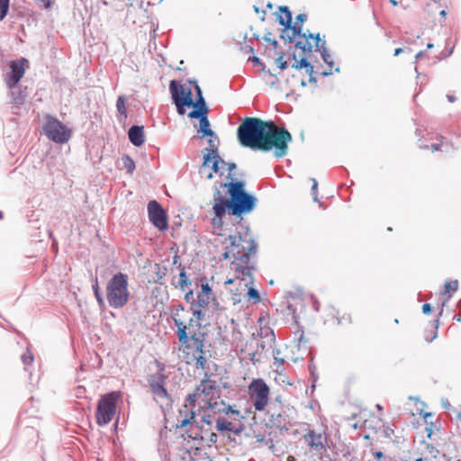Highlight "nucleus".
<instances>
[{
  "instance_id": "29",
  "label": "nucleus",
  "mask_w": 461,
  "mask_h": 461,
  "mask_svg": "<svg viewBox=\"0 0 461 461\" xmlns=\"http://www.w3.org/2000/svg\"><path fill=\"white\" fill-rule=\"evenodd\" d=\"M325 44H326V42H325V41H323L319 50L321 54V58H322L323 61L330 67V70L322 72V75L329 76V75L332 74L331 68L333 67V61L331 59L330 54L328 52V50L326 49Z\"/></svg>"
},
{
  "instance_id": "19",
  "label": "nucleus",
  "mask_w": 461,
  "mask_h": 461,
  "mask_svg": "<svg viewBox=\"0 0 461 461\" xmlns=\"http://www.w3.org/2000/svg\"><path fill=\"white\" fill-rule=\"evenodd\" d=\"M203 401H200L196 398H193V393L189 394L186 398V402H189L193 407H195L198 411L204 410L213 411L216 409L220 402L212 397H201Z\"/></svg>"
},
{
  "instance_id": "10",
  "label": "nucleus",
  "mask_w": 461,
  "mask_h": 461,
  "mask_svg": "<svg viewBox=\"0 0 461 461\" xmlns=\"http://www.w3.org/2000/svg\"><path fill=\"white\" fill-rule=\"evenodd\" d=\"M167 378V375L166 373H156L150 375L148 378L153 398L162 408L169 406L171 402L169 393L166 389Z\"/></svg>"
},
{
  "instance_id": "22",
  "label": "nucleus",
  "mask_w": 461,
  "mask_h": 461,
  "mask_svg": "<svg viewBox=\"0 0 461 461\" xmlns=\"http://www.w3.org/2000/svg\"><path fill=\"white\" fill-rule=\"evenodd\" d=\"M208 140V153L203 156V166L209 167L212 160V156L218 155V146L220 143L219 138L214 132V135H206Z\"/></svg>"
},
{
  "instance_id": "50",
  "label": "nucleus",
  "mask_w": 461,
  "mask_h": 461,
  "mask_svg": "<svg viewBox=\"0 0 461 461\" xmlns=\"http://www.w3.org/2000/svg\"><path fill=\"white\" fill-rule=\"evenodd\" d=\"M374 456H375V459H377L378 461L385 459L384 453L381 451H375L374 453Z\"/></svg>"
},
{
  "instance_id": "64",
  "label": "nucleus",
  "mask_w": 461,
  "mask_h": 461,
  "mask_svg": "<svg viewBox=\"0 0 461 461\" xmlns=\"http://www.w3.org/2000/svg\"><path fill=\"white\" fill-rule=\"evenodd\" d=\"M415 461H425V456L422 457L417 458Z\"/></svg>"
},
{
  "instance_id": "2",
  "label": "nucleus",
  "mask_w": 461,
  "mask_h": 461,
  "mask_svg": "<svg viewBox=\"0 0 461 461\" xmlns=\"http://www.w3.org/2000/svg\"><path fill=\"white\" fill-rule=\"evenodd\" d=\"M223 185L229 188L228 193L230 199L224 197L220 190H215L213 194L214 204L212 207L215 215L212 220L214 225L221 224L222 218L227 210H230L232 215H241L242 213L250 212L256 205V198L246 193L243 182H230Z\"/></svg>"
},
{
  "instance_id": "8",
  "label": "nucleus",
  "mask_w": 461,
  "mask_h": 461,
  "mask_svg": "<svg viewBox=\"0 0 461 461\" xmlns=\"http://www.w3.org/2000/svg\"><path fill=\"white\" fill-rule=\"evenodd\" d=\"M249 400L258 411H265L269 402L270 389L262 378L253 379L248 387Z\"/></svg>"
},
{
  "instance_id": "61",
  "label": "nucleus",
  "mask_w": 461,
  "mask_h": 461,
  "mask_svg": "<svg viewBox=\"0 0 461 461\" xmlns=\"http://www.w3.org/2000/svg\"><path fill=\"white\" fill-rule=\"evenodd\" d=\"M251 60H252L254 63H258V64H259V63H260V60H259V59H258V57H253V58L251 59Z\"/></svg>"
},
{
  "instance_id": "63",
  "label": "nucleus",
  "mask_w": 461,
  "mask_h": 461,
  "mask_svg": "<svg viewBox=\"0 0 461 461\" xmlns=\"http://www.w3.org/2000/svg\"><path fill=\"white\" fill-rule=\"evenodd\" d=\"M390 3L393 5H398V2L396 0H390Z\"/></svg>"
},
{
  "instance_id": "56",
  "label": "nucleus",
  "mask_w": 461,
  "mask_h": 461,
  "mask_svg": "<svg viewBox=\"0 0 461 461\" xmlns=\"http://www.w3.org/2000/svg\"><path fill=\"white\" fill-rule=\"evenodd\" d=\"M443 146H444L443 142H441L440 144L434 143L431 145V148H432V150L435 151V150H438Z\"/></svg>"
},
{
  "instance_id": "24",
  "label": "nucleus",
  "mask_w": 461,
  "mask_h": 461,
  "mask_svg": "<svg viewBox=\"0 0 461 461\" xmlns=\"http://www.w3.org/2000/svg\"><path fill=\"white\" fill-rule=\"evenodd\" d=\"M303 38L306 40L305 42L303 41H297L295 44V47L298 49H301L303 52H312V45L308 41L309 39H314L315 40V46L317 48H321L320 42L321 41L320 38V34H312V33H302L301 35Z\"/></svg>"
},
{
  "instance_id": "14",
  "label": "nucleus",
  "mask_w": 461,
  "mask_h": 461,
  "mask_svg": "<svg viewBox=\"0 0 461 461\" xmlns=\"http://www.w3.org/2000/svg\"><path fill=\"white\" fill-rule=\"evenodd\" d=\"M280 12L282 13V14L278 16L279 23L281 25H284L286 28V30L292 31V35H287V38L289 42H293L297 35H301L303 25H297V23H295L292 26V14L289 11L288 7H280Z\"/></svg>"
},
{
  "instance_id": "44",
  "label": "nucleus",
  "mask_w": 461,
  "mask_h": 461,
  "mask_svg": "<svg viewBox=\"0 0 461 461\" xmlns=\"http://www.w3.org/2000/svg\"><path fill=\"white\" fill-rule=\"evenodd\" d=\"M307 19V15L305 14H300L296 16L297 25H302V23Z\"/></svg>"
},
{
  "instance_id": "58",
  "label": "nucleus",
  "mask_w": 461,
  "mask_h": 461,
  "mask_svg": "<svg viewBox=\"0 0 461 461\" xmlns=\"http://www.w3.org/2000/svg\"><path fill=\"white\" fill-rule=\"evenodd\" d=\"M403 51V50L402 48H398L394 50V56H398L399 54H401L402 52Z\"/></svg>"
},
{
  "instance_id": "21",
  "label": "nucleus",
  "mask_w": 461,
  "mask_h": 461,
  "mask_svg": "<svg viewBox=\"0 0 461 461\" xmlns=\"http://www.w3.org/2000/svg\"><path fill=\"white\" fill-rule=\"evenodd\" d=\"M218 412L219 414H224L230 421L236 423H241V420L245 419V416L239 410L226 404L223 401L221 402V408H218Z\"/></svg>"
},
{
  "instance_id": "4",
  "label": "nucleus",
  "mask_w": 461,
  "mask_h": 461,
  "mask_svg": "<svg viewBox=\"0 0 461 461\" xmlns=\"http://www.w3.org/2000/svg\"><path fill=\"white\" fill-rule=\"evenodd\" d=\"M106 300L113 309L123 308L130 301L129 276L122 272L114 274L106 284Z\"/></svg>"
},
{
  "instance_id": "45",
  "label": "nucleus",
  "mask_w": 461,
  "mask_h": 461,
  "mask_svg": "<svg viewBox=\"0 0 461 461\" xmlns=\"http://www.w3.org/2000/svg\"><path fill=\"white\" fill-rule=\"evenodd\" d=\"M95 299H96V301L98 303V305L100 307H104V299L102 296L101 292L98 293V294H95Z\"/></svg>"
},
{
  "instance_id": "47",
  "label": "nucleus",
  "mask_w": 461,
  "mask_h": 461,
  "mask_svg": "<svg viewBox=\"0 0 461 461\" xmlns=\"http://www.w3.org/2000/svg\"><path fill=\"white\" fill-rule=\"evenodd\" d=\"M185 300L187 302V303H190L192 304V302L193 300H195L194 298V293L192 290H190L189 292H187L185 295Z\"/></svg>"
},
{
  "instance_id": "25",
  "label": "nucleus",
  "mask_w": 461,
  "mask_h": 461,
  "mask_svg": "<svg viewBox=\"0 0 461 461\" xmlns=\"http://www.w3.org/2000/svg\"><path fill=\"white\" fill-rule=\"evenodd\" d=\"M169 90L174 102L176 96L177 97L176 100H184L185 98L191 97L192 95L190 89L185 88L182 85L178 84L175 80L170 82Z\"/></svg>"
},
{
  "instance_id": "16",
  "label": "nucleus",
  "mask_w": 461,
  "mask_h": 461,
  "mask_svg": "<svg viewBox=\"0 0 461 461\" xmlns=\"http://www.w3.org/2000/svg\"><path fill=\"white\" fill-rule=\"evenodd\" d=\"M26 59L14 60L10 63L11 73L6 79V85L9 88L15 86L20 79L23 77L25 72L24 63Z\"/></svg>"
},
{
  "instance_id": "20",
  "label": "nucleus",
  "mask_w": 461,
  "mask_h": 461,
  "mask_svg": "<svg viewBox=\"0 0 461 461\" xmlns=\"http://www.w3.org/2000/svg\"><path fill=\"white\" fill-rule=\"evenodd\" d=\"M196 414H198L197 409L185 401L183 407L179 410V415L177 418L178 426L184 428L190 424L194 420Z\"/></svg>"
},
{
  "instance_id": "35",
  "label": "nucleus",
  "mask_w": 461,
  "mask_h": 461,
  "mask_svg": "<svg viewBox=\"0 0 461 461\" xmlns=\"http://www.w3.org/2000/svg\"><path fill=\"white\" fill-rule=\"evenodd\" d=\"M192 317L194 318L198 322L205 320L206 313L208 311L203 310L202 307L192 304Z\"/></svg>"
},
{
  "instance_id": "54",
  "label": "nucleus",
  "mask_w": 461,
  "mask_h": 461,
  "mask_svg": "<svg viewBox=\"0 0 461 461\" xmlns=\"http://www.w3.org/2000/svg\"><path fill=\"white\" fill-rule=\"evenodd\" d=\"M94 294L100 293V288L98 285L97 280H95V284L92 285Z\"/></svg>"
},
{
  "instance_id": "15",
  "label": "nucleus",
  "mask_w": 461,
  "mask_h": 461,
  "mask_svg": "<svg viewBox=\"0 0 461 461\" xmlns=\"http://www.w3.org/2000/svg\"><path fill=\"white\" fill-rule=\"evenodd\" d=\"M217 384L215 381L203 380L193 393V398L203 401L201 397H212L217 400Z\"/></svg>"
},
{
  "instance_id": "53",
  "label": "nucleus",
  "mask_w": 461,
  "mask_h": 461,
  "mask_svg": "<svg viewBox=\"0 0 461 461\" xmlns=\"http://www.w3.org/2000/svg\"><path fill=\"white\" fill-rule=\"evenodd\" d=\"M312 308L316 312H319L320 311V303L314 297H312Z\"/></svg>"
},
{
  "instance_id": "42",
  "label": "nucleus",
  "mask_w": 461,
  "mask_h": 461,
  "mask_svg": "<svg viewBox=\"0 0 461 461\" xmlns=\"http://www.w3.org/2000/svg\"><path fill=\"white\" fill-rule=\"evenodd\" d=\"M189 284H190V282H189L185 273V272H181L180 275H179V285H180V287L183 289L185 286H186Z\"/></svg>"
},
{
  "instance_id": "1",
  "label": "nucleus",
  "mask_w": 461,
  "mask_h": 461,
  "mask_svg": "<svg viewBox=\"0 0 461 461\" xmlns=\"http://www.w3.org/2000/svg\"><path fill=\"white\" fill-rule=\"evenodd\" d=\"M238 139L243 147L253 150L269 151L275 149L276 158L287 154L288 143L292 136L285 128L274 122H265L258 118H246L238 128Z\"/></svg>"
},
{
  "instance_id": "41",
  "label": "nucleus",
  "mask_w": 461,
  "mask_h": 461,
  "mask_svg": "<svg viewBox=\"0 0 461 461\" xmlns=\"http://www.w3.org/2000/svg\"><path fill=\"white\" fill-rule=\"evenodd\" d=\"M212 158H213L212 168L217 173L219 171V163L221 162L222 164H225V162L219 157V155L212 156Z\"/></svg>"
},
{
  "instance_id": "33",
  "label": "nucleus",
  "mask_w": 461,
  "mask_h": 461,
  "mask_svg": "<svg viewBox=\"0 0 461 461\" xmlns=\"http://www.w3.org/2000/svg\"><path fill=\"white\" fill-rule=\"evenodd\" d=\"M126 102L127 98L124 95H120L116 101V109L119 113L120 116L124 119L127 118V109H126Z\"/></svg>"
},
{
  "instance_id": "62",
  "label": "nucleus",
  "mask_w": 461,
  "mask_h": 461,
  "mask_svg": "<svg viewBox=\"0 0 461 461\" xmlns=\"http://www.w3.org/2000/svg\"><path fill=\"white\" fill-rule=\"evenodd\" d=\"M423 54H424V52H423V51H420V52H418V53L416 54V59H419L420 57H422V56H423Z\"/></svg>"
},
{
  "instance_id": "17",
  "label": "nucleus",
  "mask_w": 461,
  "mask_h": 461,
  "mask_svg": "<svg viewBox=\"0 0 461 461\" xmlns=\"http://www.w3.org/2000/svg\"><path fill=\"white\" fill-rule=\"evenodd\" d=\"M188 116L193 119H199V129L197 131L198 138L203 139L206 135H214V131L210 127V122L207 117V113L201 111H192L188 113Z\"/></svg>"
},
{
  "instance_id": "23",
  "label": "nucleus",
  "mask_w": 461,
  "mask_h": 461,
  "mask_svg": "<svg viewBox=\"0 0 461 461\" xmlns=\"http://www.w3.org/2000/svg\"><path fill=\"white\" fill-rule=\"evenodd\" d=\"M130 141L136 147H140L145 142L144 127L133 125L128 131Z\"/></svg>"
},
{
  "instance_id": "36",
  "label": "nucleus",
  "mask_w": 461,
  "mask_h": 461,
  "mask_svg": "<svg viewBox=\"0 0 461 461\" xmlns=\"http://www.w3.org/2000/svg\"><path fill=\"white\" fill-rule=\"evenodd\" d=\"M122 167L126 169L127 173L132 174V172L135 169V163L133 159L128 156L125 155L122 158Z\"/></svg>"
},
{
  "instance_id": "11",
  "label": "nucleus",
  "mask_w": 461,
  "mask_h": 461,
  "mask_svg": "<svg viewBox=\"0 0 461 461\" xmlns=\"http://www.w3.org/2000/svg\"><path fill=\"white\" fill-rule=\"evenodd\" d=\"M192 304L202 307L211 312H221V308L212 294V290L208 283L202 284L200 291L197 293L196 300H193Z\"/></svg>"
},
{
  "instance_id": "27",
  "label": "nucleus",
  "mask_w": 461,
  "mask_h": 461,
  "mask_svg": "<svg viewBox=\"0 0 461 461\" xmlns=\"http://www.w3.org/2000/svg\"><path fill=\"white\" fill-rule=\"evenodd\" d=\"M10 89L13 103L17 106L23 104L26 99V93L17 86V85Z\"/></svg>"
},
{
  "instance_id": "30",
  "label": "nucleus",
  "mask_w": 461,
  "mask_h": 461,
  "mask_svg": "<svg viewBox=\"0 0 461 461\" xmlns=\"http://www.w3.org/2000/svg\"><path fill=\"white\" fill-rule=\"evenodd\" d=\"M201 328V323L198 322L194 318H190L188 322L185 321V331L186 335L191 334H204L203 332H200L199 330Z\"/></svg>"
},
{
  "instance_id": "46",
  "label": "nucleus",
  "mask_w": 461,
  "mask_h": 461,
  "mask_svg": "<svg viewBox=\"0 0 461 461\" xmlns=\"http://www.w3.org/2000/svg\"><path fill=\"white\" fill-rule=\"evenodd\" d=\"M312 194H314V201H317V187H318V183L316 181V179L312 178Z\"/></svg>"
},
{
  "instance_id": "28",
  "label": "nucleus",
  "mask_w": 461,
  "mask_h": 461,
  "mask_svg": "<svg viewBox=\"0 0 461 461\" xmlns=\"http://www.w3.org/2000/svg\"><path fill=\"white\" fill-rule=\"evenodd\" d=\"M218 408H221V404L214 409L213 411L211 410H204L198 411V414H201V419L203 422H204L207 425H211L214 421L216 422V419L218 416H216L218 412Z\"/></svg>"
},
{
  "instance_id": "18",
  "label": "nucleus",
  "mask_w": 461,
  "mask_h": 461,
  "mask_svg": "<svg viewBox=\"0 0 461 461\" xmlns=\"http://www.w3.org/2000/svg\"><path fill=\"white\" fill-rule=\"evenodd\" d=\"M216 429L219 431H230L240 435L245 429V426L242 423L230 421L225 416L220 414L216 419Z\"/></svg>"
},
{
  "instance_id": "9",
  "label": "nucleus",
  "mask_w": 461,
  "mask_h": 461,
  "mask_svg": "<svg viewBox=\"0 0 461 461\" xmlns=\"http://www.w3.org/2000/svg\"><path fill=\"white\" fill-rule=\"evenodd\" d=\"M118 398L117 392H112L101 397L96 410V421L99 425H106L112 421L115 415Z\"/></svg>"
},
{
  "instance_id": "48",
  "label": "nucleus",
  "mask_w": 461,
  "mask_h": 461,
  "mask_svg": "<svg viewBox=\"0 0 461 461\" xmlns=\"http://www.w3.org/2000/svg\"><path fill=\"white\" fill-rule=\"evenodd\" d=\"M310 64L311 63L308 62L305 58H303L300 60H298V67L301 68H307Z\"/></svg>"
},
{
  "instance_id": "7",
  "label": "nucleus",
  "mask_w": 461,
  "mask_h": 461,
  "mask_svg": "<svg viewBox=\"0 0 461 461\" xmlns=\"http://www.w3.org/2000/svg\"><path fill=\"white\" fill-rule=\"evenodd\" d=\"M42 130L50 140L59 144L68 142L71 137L70 130L56 117L50 114L45 115Z\"/></svg>"
},
{
  "instance_id": "40",
  "label": "nucleus",
  "mask_w": 461,
  "mask_h": 461,
  "mask_svg": "<svg viewBox=\"0 0 461 461\" xmlns=\"http://www.w3.org/2000/svg\"><path fill=\"white\" fill-rule=\"evenodd\" d=\"M9 10V0H0V21L7 14Z\"/></svg>"
},
{
  "instance_id": "60",
  "label": "nucleus",
  "mask_w": 461,
  "mask_h": 461,
  "mask_svg": "<svg viewBox=\"0 0 461 461\" xmlns=\"http://www.w3.org/2000/svg\"><path fill=\"white\" fill-rule=\"evenodd\" d=\"M292 68H294L295 69H301V68L298 67V61L297 60H295V62L292 64Z\"/></svg>"
},
{
  "instance_id": "39",
  "label": "nucleus",
  "mask_w": 461,
  "mask_h": 461,
  "mask_svg": "<svg viewBox=\"0 0 461 461\" xmlns=\"http://www.w3.org/2000/svg\"><path fill=\"white\" fill-rule=\"evenodd\" d=\"M23 364L27 366L32 364L33 362V355L32 353L27 348L26 352H24L21 357Z\"/></svg>"
},
{
  "instance_id": "52",
  "label": "nucleus",
  "mask_w": 461,
  "mask_h": 461,
  "mask_svg": "<svg viewBox=\"0 0 461 461\" xmlns=\"http://www.w3.org/2000/svg\"><path fill=\"white\" fill-rule=\"evenodd\" d=\"M422 312L424 314H429L431 312V307L429 303H424L422 306Z\"/></svg>"
},
{
  "instance_id": "13",
  "label": "nucleus",
  "mask_w": 461,
  "mask_h": 461,
  "mask_svg": "<svg viewBox=\"0 0 461 461\" xmlns=\"http://www.w3.org/2000/svg\"><path fill=\"white\" fill-rule=\"evenodd\" d=\"M303 439L310 448L317 453H321L326 450L327 438L325 434L321 432L310 429L303 436Z\"/></svg>"
},
{
  "instance_id": "5",
  "label": "nucleus",
  "mask_w": 461,
  "mask_h": 461,
  "mask_svg": "<svg viewBox=\"0 0 461 461\" xmlns=\"http://www.w3.org/2000/svg\"><path fill=\"white\" fill-rule=\"evenodd\" d=\"M256 249L257 244L253 240L242 238L240 234L230 235L229 245L226 247L223 258H233L231 268L234 263L249 266L250 256L256 252Z\"/></svg>"
},
{
  "instance_id": "31",
  "label": "nucleus",
  "mask_w": 461,
  "mask_h": 461,
  "mask_svg": "<svg viewBox=\"0 0 461 461\" xmlns=\"http://www.w3.org/2000/svg\"><path fill=\"white\" fill-rule=\"evenodd\" d=\"M429 454L425 455V461H447L445 455H440L433 447H427Z\"/></svg>"
},
{
  "instance_id": "37",
  "label": "nucleus",
  "mask_w": 461,
  "mask_h": 461,
  "mask_svg": "<svg viewBox=\"0 0 461 461\" xmlns=\"http://www.w3.org/2000/svg\"><path fill=\"white\" fill-rule=\"evenodd\" d=\"M192 107L195 108L194 111H201L204 113H207L208 108L206 106L204 98L203 96H200L196 99L195 102H194V104L191 105Z\"/></svg>"
},
{
  "instance_id": "57",
  "label": "nucleus",
  "mask_w": 461,
  "mask_h": 461,
  "mask_svg": "<svg viewBox=\"0 0 461 461\" xmlns=\"http://www.w3.org/2000/svg\"><path fill=\"white\" fill-rule=\"evenodd\" d=\"M195 90H196V94H197V98H199L200 96H203L202 90L199 87V86L195 85Z\"/></svg>"
},
{
  "instance_id": "3",
  "label": "nucleus",
  "mask_w": 461,
  "mask_h": 461,
  "mask_svg": "<svg viewBox=\"0 0 461 461\" xmlns=\"http://www.w3.org/2000/svg\"><path fill=\"white\" fill-rule=\"evenodd\" d=\"M176 336L180 344L179 350L183 353L185 363L194 366L197 369H207L210 352L205 349V334L186 335L183 330L176 331Z\"/></svg>"
},
{
  "instance_id": "34",
  "label": "nucleus",
  "mask_w": 461,
  "mask_h": 461,
  "mask_svg": "<svg viewBox=\"0 0 461 461\" xmlns=\"http://www.w3.org/2000/svg\"><path fill=\"white\" fill-rule=\"evenodd\" d=\"M457 289H458V281L457 280H452V281L447 282L445 284V290L443 293V295L447 296L446 301H448L452 297L450 291L456 292V291H457Z\"/></svg>"
},
{
  "instance_id": "26",
  "label": "nucleus",
  "mask_w": 461,
  "mask_h": 461,
  "mask_svg": "<svg viewBox=\"0 0 461 461\" xmlns=\"http://www.w3.org/2000/svg\"><path fill=\"white\" fill-rule=\"evenodd\" d=\"M185 312V311L184 306L180 303L175 305L172 310L171 316H172L174 324L177 328L176 331H181V330H185V317L183 315Z\"/></svg>"
},
{
  "instance_id": "55",
  "label": "nucleus",
  "mask_w": 461,
  "mask_h": 461,
  "mask_svg": "<svg viewBox=\"0 0 461 461\" xmlns=\"http://www.w3.org/2000/svg\"><path fill=\"white\" fill-rule=\"evenodd\" d=\"M306 68V73L312 77L313 73V67L310 64ZM311 80H314V78L311 77Z\"/></svg>"
},
{
  "instance_id": "49",
  "label": "nucleus",
  "mask_w": 461,
  "mask_h": 461,
  "mask_svg": "<svg viewBox=\"0 0 461 461\" xmlns=\"http://www.w3.org/2000/svg\"><path fill=\"white\" fill-rule=\"evenodd\" d=\"M156 365H157V367H158V372L157 373H166V366L165 364L159 362V361H156Z\"/></svg>"
},
{
  "instance_id": "59",
  "label": "nucleus",
  "mask_w": 461,
  "mask_h": 461,
  "mask_svg": "<svg viewBox=\"0 0 461 461\" xmlns=\"http://www.w3.org/2000/svg\"><path fill=\"white\" fill-rule=\"evenodd\" d=\"M235 168H236V165L234 163H230L229 164V170H230V172H231Z\"/></svg>"
},
{
  "instance_id": "32",
  "label": "nucleus",
  "mask_w": 461,
  "mask_h": 461,
  "mask_svg": "<svg viewBox=\"0 0 461 461\" xmlns=\"http://www.w3.org/2000/svg\"><path fill=\"white\" fill-rule=\"evenodd\" d=\"M176 96L175 97V104L177 108V112L179 114H184L185 113V106L190 107L194 104V101L192 97L185 98L184 100H176Z\"/></svg>"
},
{
  "instance_id": "51",
  "label": "nucleus",
  "mask_w": 461,
  "mask_h": 461,
  "mask_svg": "<svg viewBox=\"0 0 461 461\" xmlns=\"http://www.w3.org/2000/svg\"><path fill=\"white\" fill-rule=\"evenodd\" d=\"M393 429L390 427H386L384 429V435L386 438H392V436L393 435Z\"/></svg>"
},
{
  "instance_id": "6",
  "label": "nucleus",
  "mask_w": 461,
  "mask_h": 461,
  "mask_svg": "<svg viewBox=\"0 0 461 461\" xmlns=\"http://www.w3.org/2000/svg\"><path fill=\"white\" fill-rule=\"evenodd\" d=\"M252 267L250 266H242L238 263L233 264L232 270L235 273L234 279H228L225 281V285L237 284L238 287L236 290H231L233 294L232 300L234 303H238L241 301L240 298L241 295H245V292L249 285L253 284L252 277Z\"/></svg>"
},
{
  "instance_id": "12",
  "label": "nucleus",
  "mask_w": 461,
  "mask_h": 461,
  "mask_svg": "<svg viewBox=\"0 0 461 461\" xmlns=\"http://www.w3.org/2000/svg\"><path fill=\"white\" fill-rule=\"evenodd\" d=\"M148 214L149 221L159 230L167 229L168 224L166 212L157 201L153 200L148 203Z\"/></svg>"
},
{
  "instance_id": "43",
  "label": "nucleus",
  "mask_w": 461,
  "mask_h": 461,
  "mask_svg": "<svg viewBox=\"0 0 461 461\" xmlns=\"http://www.w3.org/2000/svg\"><path fill=\"white\" fill-rule=\"evenodd\" d=\"M276 63L281 69H285L288 67L287 61L284 60L282 56L276 59Z\"/></svg>"
},
{
  "instance_id": "38",
  "label": "nucleus",
  "mask_w": 461,
  "mask_h": 461,
  "mask_svg": "<svg viewBox=\"0 0 461 461\" xmlns=\"http://www.w3.org/2000/svg\"><path fill=\"white\" fill-rule=\"evenodd\" d=\"M245 296H248V300L253 299L255 303L260 300V295L258 290L253 288L251 285L248 286L245 292Z\"/></svg>"
}]
</instances>
